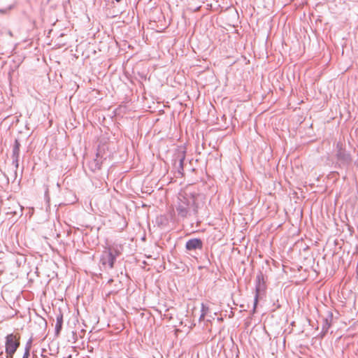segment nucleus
I'll use <instances>...</instances> for the list:
<instances>
[{
    "mask_svg": "<svg viewBox=\"0 0 358 358\" xmlns=\"http://www.w3.org/2000/svg\"><path fill=\"white\" fill-rule=\"evenodd\" d=\"M62 323H63V315H62V314L59 313L57 316V323L55 325V331L57 334L59 333V331L62 329Z\"/></svg>",
    "mask_w": 358,
    "mask_h": 358,
    "instance_id": "obj_9",
    "label": "nucleus"
},
{
    "mask_svg": "<svg viewBox=\"0 0 358 358\" xmlns=\"http://www.w3.org/2000/svg\"><path fill=\"white\" fill-rule=\"evenodd\" d=\"M336 158L339 166H348L352 162L350 155L343 148L341 143L338 142L336 144Z\"/></svg>",
    "mask_w": 358,
    "mask_h": 358,
    "instance_id": "obj_3",
    "label": "nucleus"
},
{
    "mask_svg": "<svg viewBox=\"0 0 358 358\" xmlns=\"http://www.w3.org/2000/svg\"><path fill=\"white\" fill-rule=\"evenodd\" d=\"M332 317H333L332 314L330 313L327 317H323L322 319V332H321L322 337H323L327 334L329 329L330 328V327L331 325Z\"/></svg>",
    "mask_w": 358,
    "mask_h": 358,
    "instance_id": "obj_8",
    "label": "nucleus"
},
{
    "mask_svg": "<svg viewBox=\"0 0 358 358\" xmlns=\"http://www.w3.org/2000/svg\"><path fill=\"white\" fill-rule=\"evenodd\" d=\"M117 255L118 252L116 250L113 252L110 248H107L103 252L101 262L103 266H108L109 268H113L114 262Z\"/></svg>",
    "mask_w": 358,
    "mask_h": 358,
    "instance_id": "obj_4",
    "label": "nucleus"
},
{
    "mask_svg": "<svg viewBox=\"0 0 358 358\" xmlns=\"http://www.w3.org/2000/svg\"><path fill=\"white\" fill-rule=\"evenodd\" d=\"M207 310H208V308H206V307L204 306V305H203V304H202V309H201V312H202V313H201V316H200V320H201V319H203V318H204V317H205V315H206V314Z\"/></svg>",
    "mask_w": 358,
    "mask_h": 358,
    "instance_id": "obj_13",
    "label": "nucleus"
},
{
    "mask_svg": "<svg viewBox=\"0 0 358 358\" xmlns=\"http://www.w3.org/2000/svg\"><path fill=\"white\" fill-rule=\"evenodd\" d=\"M265 284L264 281L263 275L262 273L257 275L256 278V285H255V296L254 300V310H255L259 296L265 290Z\"/></svg>",
    "mask_w": 358,
    "mask_h": 358,
    "instance_id": "obj_5",
    "label": "nucleus"
},
{
    "mask_svg": "<svg viewBox=\"0 0 358 358\" xmlns=\"http://www.w3.org/2000/svg\"><path fill=\"white\" fill-rule=\"evenodd\" d=\"M13 8L12 6H9L7 8H0V13L1 14H6L8 11H10Z\"/></svg>",
    "mask_w": 358,
    "mask_h": 358,
    "instance_id": "obj_12",
    "label": "nucleus"
},
{
    "mask_svg": "<svg viewBox=\"0 0 358 358\" xmlns=\"http://www.w3.org/2000/svg\"><path fill=\"white\" fill-rule=\"evenodd\" d=\"M102 158L103 157L101 156V150L99 149L96 155V158L89 163V167L92 171L94 172L101 169L103 162Z\"/></svg>",
    "mask_w": 358,
    "mask_h": 358,
    "instance_id": "obj_6",
    "label": "nucleus"
},
{
    "mask_svg": "<svg viewBox=\"0 0 358 358\" xmlns=\"http://www.w3.org/2000/svg\"><path fill=\"white\" fill-rule=\"evenodd\" d=\"M13 164L15 166V167L16 169H17L18 166H19V158L13 157Z\"/></svg>",
    "mask_w": 358,
    "mask_h": 358,
    "instance_id": "obj_15",
    "label": "nucleus"
},
{
    "mask_svg": "<svg viewBox=\"0 0 358 358\" xmlns=\"http://www.w3.org/2000/svg\"><path fill=\"white\" fill-rule=\"evenodd\" d=\"M20 143L17 140H15V145L13 148V155L12 158H19L20 157Z\"/></svg>",
    "mask_w": 358,
    "mask_h": 358,
    "instance_id": "obj_10",
    "label": "nucleus"
},
{
    "mask_svg": "<svg viewBox=\"0 0 358 358\" xmlns=\"http://www.w3.org/2000/svg\"><path fill=\"white\" fill-rule=\"evenodd\" d=\"M20 346V336L10 334L6 337V353L7 358H13L15 352Z\"/></svg>",
    "mask_w": 358,
    "mask_h": 358,
    "instance_id": "obj_2",
    "label": "nucleus"
},
{
    "mask_svg": "<svg viewBox=\"0 0 358 358\" xmlns=\"http://www.w3.org/2000/svg\"><path fill=\"white\" fill-rule=\"evenodd\" d=\"M199 196L187 191L180 192L174 206L178 216L184 219L196 215L198 213Z\"/></svg>",
    "mask_w": 358,
    "mask_h": 358,
    "instance_id": "obj_1",
    "label": "nucleus"
},
{
    "mask_svg": "<svg viewBox=\"0 0 358 358\" xmlns=\"http://www.w3.org/2000/svg\"><path fill=\"white\" fill-rule=\"evenodd\" d=\"M117 2H120L121 0H115Z\"/></svg>",
    "mask_w": 358,
    "mask_h": 358,
    "instance_id": "obj_17",
    "label": "nucleus"
},
{
    "mask_svg": "<svg viewBox=\"0 0 358 358\" xmlns=\"http://www.w3.org/2000/svg\"><path fill=\"white\" fill-rule=\"evenodd\" d=\"M0 358H2V357H0Z\"/></svg>",
    "mask_w": 358,
    "mask_h": 358,
    "instance_id": "obj_18",
    "label": "nucleus"
},
{
    "mask_svg": "<svg viewBox=\"0 0 358 358\" xmlns=\"http://www.w3.org/2000/svg\"><path fill=\"white\" fill-rule=\"evenodd\" d=\"M12 213L13 214H17V213L15 211L13 212Z\"/></svg>",
    "mask_w": 358,
    "mask_h": 358,
    "instance_id": "obj_16",
    "label": "nucleus"
},
{
    "mask_svg": "<svg viewBox=\"0 0 358 358\" xmlns=\"http://www.w3.org/2000/svg\"><path fill=\"white\" fill-rule=\"evenodd\" d=\"M185 247L187 250L201 249L203 247V243L199 238H192L187 241Z\"/></svg>",
    "mask_w": 358,
    "mask_h": 358,
    "instance_id": "obj_7",
    "label": "nucleus"
},
{
    "mask_svg": "<svg viewBox=\"0 0 358 358\" xmlns=\"http://www.w3.org/2000/svg\"><path fill=\"white\" fill-rule=\"evenodd\" d=\"M31 339H29V341L27 343L25 346V351L23 355L22 358H29V352L31 348Z\"/></svg>",
    "mask_w": 358,
    "mask_h": 358,
    "instance_id": "obj_11",
    "label": "nucleus"
},
{
    "mask_svg": "<svg viewBox=\"0 0 358 358\" xmlns=\"http://www.w3.org/2000/svg\"><path fill=\"white\" fill-rule=\"evenodd\" d=\"M184 160H185V156L184 155L180 157V158H179V168L181 170H183V162H184Z\"/></svg>",
    "mask_w": 358,
    "mask_h": 358,
    "instance_id": "obj_14",
    "label": "nucleus"
}]
</instances>
